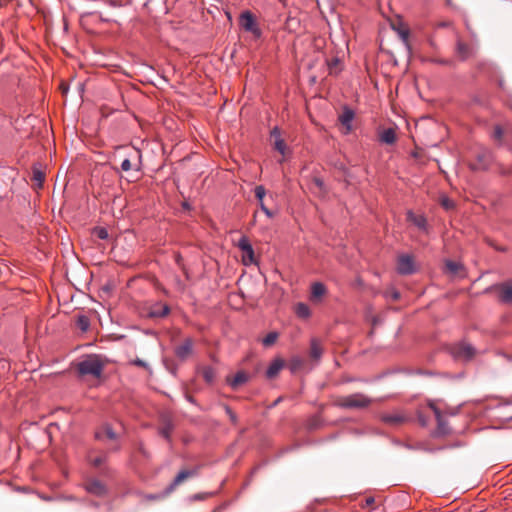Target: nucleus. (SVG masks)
I'll use <instances>...</instances> for the list:
<instances>
[{
    "label": "nucleus",
    "mask_w": 512,
    "mask_h": 512,
    "mask_svg": "<svg viewBox=\"0 0 512 512\" xmlns=\"http://www.w3.org/2000/svg\"><path fill=\"white\" fill-rule=\"evenodd\" d=\"M161 435H162V438H163V437H165V438H167V437H168V435L166 434V432H165L163 429H162Z\"/></svg>",
    "instance_id": "49530a36"
},
{
    "label": "nucleus",
    "mask_w": 512,
    "mask_h": 512,
    "mask_svg": "<svg viewBox=\"0 0 512 512\" xmlns=\"http://www.w3.org/2000/svg\"><path fill=\"white\" fill-rule=\"evenodd\" d=\"M354 112L349 108H345L342 114L339 116L340 123L344 126V134L347 135L352 131V122L354 119Z\"/></svg>",
    "instance_id": "9b49d317"
},
{
    "label": "nucleus",
    "mask_w": 512,
    "mask_h": 512,
    "mask_svg": "<svg viewBox=\"0 0 512 512\" xmlns=\"http://www.w3.org/2000/svg\"><path fill=\"white\" fill-rule=\"evenodd\" d=\"M86 490L96 496H102L105 494V486L98 480H90L86 484Z\"/></svg>",
    "instance_id": "ddd939ff"
},
{
    "label": "nucleus",
    "mask_w": 512,
    "mask_h": 512,
    "mask_svg": "<svg viewBox=\"0 0 512 512\" xmlns=\"http://www.w3.org/2000/svg\"><path fill=\"white\" fill-rule=\"evenodd\" d=\"M227 381L229 385L235 389L248 381V375L244 371H239L232 379H227Z\"/></svg>",
    "instance_id": "aec40b11"
},
{
    "label": "nucleus",
    "mask_w": 512,
    "mask_h": 512,
    "mask_svg": "<svg viewBox=\"0 0 512 512\" xmlns=\"http://www.w3.org/2000/svg\"><path fill=\"white\" fill-rule=\"evenodd\" d=\"M260 208L268 218H272L274 216L273 212L268 209L264 203H261Z\"/></svg>",
    "instance_id": "4c0bfd02"
},
{
    "label": "nucleus",
    "mask_w": 512,
    "mask_h": 512,
    "mask_svg": "<svg viewBox=\"0 0 512 512\" xmlns=\"http://www.w3.org/2000/svg\"><path fill=\"white\" fill-rule=\"evenodd\" d=\"M494 134H495V137H496V138L500 139V138L502 137V129H501L500 127H498V126H497V127L495 128V132H494Z\"/></svg>",
    "instance_id": "a19ab883"
},
{
    "label": "nucleus",
    "mask_w": 512,
    "mask_h": 512,
    "mask_svg": "<svg viewBox=\"0 0 512 512\" xmlns=\"http://www.w3.org/2000/svg\"><path fill=\"white\" fill-rule=\"evenodd\" d=\"M104 363L97 355H90L77 364V370L81 375H90L95 378L101 376Z\"/></svg>",
    "instance_id": "f257e3e1"
},
{
    "label": "nucleus",
    "mask_w": 512,
    "mask_h": 512,
    "mask_svg": "<svg viewBox=\"0 0 512 512\" xmlns=\"http://www.w3.org/2000/svg\"><path fill=\"white\" fill-rule=\"evenodd\" d=\"M239 25L244 31L251 33L255 38H260L262 35L255 16L248 10L240 14Z\"/></svg>",
    "instance_id": "7ed1b4c3"
},
{
    "label": "nucleus",
    "mask_w": 512,
    "mask_h": 512,
    "mask_svg": "<svg viewBox=\"0 0 512 512\" xmlns=\"http://www.w3.org/2000/svg\"><path fill=\"white\" fill-rule=\"evenodd\" d=\"M201 374L207 383H212L215 379V371L210 366H204L201 368Z\"/></svg>",
    "instance_id": "a878e982"
},
{
    "label": "nucleus",
    "mask_w": 512,
    "mask_h": 512,
    "mask_svg": "<svg viewBox=\"0 0 512 512\" xmlns=\"http://www.w3.org/2000/svg\"><path fill=\"white\" fill-rule=\"evenodd\" d=\"M372 400L363 393H354L341 396L336 400V405L345 409H362L371 404Z\"/></svg>",
    "instance_id": "f03ea898"
},
{
    "label": "nucleus",
    "mask_w": 512,
    "mask_h": 512,
    "mask_svg": "<svg viewBox=\"0 0 512 512\" xmlns=\"http://www.w3.org/2000/svg\"><path fill=\"white\" fill-rule=\"evenodd\" d=\"M295 312L298 317L306 319L310 317L311 311L307 304L305 303H298L295 308Z\"/></svg>",
    "instance_id": "b1692460"
},
{
    "label": "nucleus",
    "mask_w": 512,
    "mask_h": 512,
    "mask_svg": "<svg viewBox=\"0 0 512 512\" xmlns=\"http://www.w3.org/2000/svg\"><path fill=\"white\" fill-rule=\"evenodd\" d=\"M338 63V60L335 59V61L333 62V65H336Z\"/></svg>",
    "instance_id": "09e8293b"
},
{
    "label": "nucleus",
    "mask_w": 512,
    "mask_h": 512,
    "mask_svg": "<svg viewBox=\"0 0 512 512\" xmlns=\"http://www.w3.org/2000/svg\"><path fill=\"white\" fill-rule=\"evenodd\" d=\"M61 89H62L63 94H66L68 91V88L64 84H61Z\"/></svg>",
    "instance_id": "a18cd8bd"
},
{
    "label": "nucleus",
    "mask_w": 512,
    "mask_h": 512,
    "mask_svg": "<svg viewBox=\"0 0 512 512\" xmlns=\"http://www.w3.org/2000/svg\"><path fill=\"white\" fill-rule=\"evenodd\" d=\"M132 168V164L130 159L126 158L121 163V169L125 172L129 171Z\"/></svg>",
    "instance_id": "c9c22d12"
},
{
    "label": "nucleus",
    "mask_w": 512,
    "mask_h": 512,
    "mask_svg": "<svg viewBox=\"0 0 512 512\" xmlns=\"http://www.w3.org/2000/svg\"><path fill=\"white\" fill-rule=\"evenodd\" d=\"M431 412V410L428 408V405L424 408H421L418 411L417 417L418 421L421 426L426 427L429 423V415L428 413Z\"/></svg>",
    "instance_id": "393cba45"
},
{
    "label": "nucleus",
    "mask_w": 512,
    "mask_h": 512,
    "mask_svg": "<svg viewBox=\"0 0 512 512\" xmlns=\"http://www.w3.org/2000/svg\"><path fill=\"white\" fill-rule=\"evenodd\" d=\"M225 411L227 413V415L229 416L231 422L233 424H236L237 422V416L236 414L231 410V408L229 406H225Z\"/></svg>",
    "instance_id": "72a5a7b5"
},
{
    "label": "nucleus",
    "mask_w": 512,
    "mask_h": 512,
    "mask_svg": "<svg viewBox=\"0 0 512 512\" xmlns=\"http://www.w3.org/2000/svg\"><path fill=\"white\" fill-rule=\"evenodd\" d=\"M327 292L325 285L321 282H315L311 286V300H320Z\"/></svg>",
    "instance_id": "a211bd4d"
},
{
    "label": "nucleus",
    "mask_w": 512,
    "mask_h": 512,
    "mask_svg": "<svg viewBox=\"0 0 512 512\" xmlns=\"http://www.w3.org/2000/svg\"><path fill=\"white\" fill-rule=\"evenodd\" d=\"M490 160V155L488 152H484L482 155L479 156L480 164L479 166H474L473 169L476 168H486L488 166Z\"/></svg>",
    "instance_id": "c85d7f7f"
},
{
    "label": "nucleus",
    "mask_w": 512,
    "mask_h": 512,
    "mask_svg": "<svg viewBox=\"0 0 512 512\" xmlns=\"http://www.w3.org/2000/svg\"><path fill=\"white\" fill-rule=\"evenodd\" d=\"M238 247L244 252L243 262L245 265L254 262V250L247 237H241Z\"/></svg>",
    "instance_id": "6e6552de"
},
{
    "label": "nucleus",
    "mask_w": 512,
    "mask_h": 512,
    "mask_svg": "<svg viewBox=\"0 0 512 512\" xmlns=\"http://www.w3.org/2000/svg\"><path fill=\"white\" fill-rule=\"evenodd\" d=\"M396 131L393 128L384 129L379 133V141L384 144L392 145L396 142Z\"/></svg>",
    "instance_id": "4468645a"
},
{
    "label": "nucleus",
    "mask_w": 512,
    "mask_h": 512,
    "mask_svg": "<svg viewBox=\"0 0 512 512\" xmlns=\"http://www.w3.org/2000/svg\"><path fill=\"white\" fill-rule=\"evenodd\" d=\"M446 266L447 268L451 271V272H457L458 268H459V265L456 263V262H453V261H448L446 263Z\"/></svg>",
    "instance_id": "e433bc0d"
},
{
    "label": "nucleus",
    "mask_w": 512,
    "mask_h": 512,
    "mask_svg": "<svg viewBox=\"0 0 512 512\" xmlns=\"http://www.w3.org/2000/svg\"><path fill=\"white\" fill-rule=\"evenodd\" d=\"M169 307L166 305H162V318L169 314Z\"/></svg>",
    "instance_id": "79ce46f5"
},
{
    "label": "nucleus",
    "mask_w": 512,
    "mask_h": 512,
    "mask_svg": "<svg viewBox=\"0 0 512 512\" xmlns=\"http://www.w3.org/2000/svg\"><path fill=\"white\" fill-rule=\"evenodd\" d=\"M380 420L386 425L397 427L406 422H408L409 418L399 410L382 413L380 415Z\"/></svg>",
    "instance_id": "39448f33"
},
{
    "label": "nucleus",
    "mask_w": 512,
    "mask_h": 512,
    "mask_svg": "<svg viewBox=\"0 0 512 512\" xmlns=\"http://www.w3.org/2000/svg\"><path fill=\"white\" fill-rule=\"evenodd\" d=\"M452 355L461 360H470L475 355V349L469 343H459L452 347Z\"/></svg>",
    "instance_id": "423d86ee"
},
{
    "label": "nucleus",
    "mask_w": 512,
    "mask_h": 512,
    "mask_svg": "<svg viewBox=\"0 0 512 512\" xmlns=\"http://www.w3.org/2000/svg\"><path fill=\"white\" fill-rule=\"evenodd\" d=\"M271 135L273 137H275V149L277 151H279L281 154H284L285 153V149H286V144H285L284 140L281 139V137H280L279 129L277 127H275L272 130Z\"/></svg>",
    "instance_id": "4be33fe9"
},
{
    "label": "nucleus",
    "mask_w": 512,
    "mask_h": 512,
    "mask_svg": "<svg viewBox=\"0 0 512 512\" xmlns=\"http://www.w3.org/2000/svg\"><path fill=\"white\" fill-rule=\"evenodd\" d=\"M134 363H135L136 365L141 366V367H144V368H147V367H148V365H147V363H146V362H144V361H142V360H139V359H138V360H136Z\"/></svg>",
    "instance_id": "c03bdc74"
},
{
    "label": "nucleus",
    "mask_w": 512,
    "mask_h": 512,
    "mask_svg": "<svg viewBox=\"0 0 512 512\" xmlns=\"http://www.w3.org/2000/svg\"><path fill=\"white\" fill-rule=\"evenodd\" d=\"M278 338V333L270 332L268 333L262 340L264 346H270L276 342Z\"/></svg>",
    "instance_id": "cd10ccee"
},
{
    "label": "nucleus",
    "mask_w": 512,
    "mask_h": 512,
    "mask_svg": "<svg viewBox=\"0 0 512 512\" xmlns=\"http://www.w3.org/2000/svg\"><path fill=\"white\" fill-rule=\"evenodd\" d=\"M95 437L99 440L103 439V437L114 440L116 439V433L109 425H105L100 431L96 432Z\"/></svg>",
    "instance_id": "5701e85b"
},
{
    "label": "nucleus",
    "mask_w": 512,
    "mask_h": 512,
    "mask_svg": "<svg viewBox=\"0 0 512 512\" xmlns=\"http://www.w3.org/2000/svg\"><path fill=\"white\" fill-rule=\"evenodd\" d=\"M498 291V297L503 303H512V281H506L504 283L495 286Z\"/></svg>",
    "instance_id": "1a4fd4ad"
},
{
    "label": "nucleus",
    "mask_w": 512,
    "mask_h": 512,
    "mask_svg": "<svg viewBox=\"0 0 512 512\" xmlns=\"http://www.w3.org/2000/svg\"><path fill=\"white\" fill-rule=\"evenodd\" d=\"M89 326H90V321H89L88 317H86L84 315H81V316L78 317V319H77V327L81 331L86 332L89 329Z\"/></svg>",
    "instance_id": "bb28decb"
},
{
    "label": "nucleus",
    "mask_w": 512,
    "mask_h": 512,
    "mask_svg": "<svg viewBox=\"0 0 512 512\" xmlns=\"http://www.w3.org/2000/svg\"><path fill=\"white\" fill-rule=\"evenodd\" d=\"M456 54L461 60H467L473 55V48L461 40H457Z\"/></svg>",
    "instance_id": "f8f14e48"
},
{
    "label": "nucleus",
    "mask_w": 512,
    "mask_h": 512,
    "mask_svg": "<svg viewBox=\"0 0 512 512\" xmlns=\"http://www.w3.org/2000/svg\"><path fill=\"white\" fill-rule=\"evenodd\" d=\"M284 367V361L282 359H275L271 362L266 370V376L270 379L274 378L281 369Z\"/></svg>",
    "instance_id": "f3484780"
},
{
    "label": "nucleus",
    "mask_w": 512,
    "mask_h": 512,
    "mask_svg": "<svg viewBox=\"0 0 512 512\" xmlns=\"http://www.w3.org/2000/svg\"><path fill=\"white\" fill-rule=\"evenodd\" d=\"M441 205L449 210V209H452L454 207V202L452 200H450L448 197H442L441 198Z\"/></svg>",
    "instance_id": "473e14b6"
},
{
    "label": "nucleus",
    "mask_w": 512,
    "mask_h": 512,
    "mask_svg": "<svg viewBox=\"0 0 512 512\" xmlns=\"http://www.w3.org/2000/svg\"><path fill=\"white\" fill-rule=\"evenodd\" d=\"M407 218L419 229L426 230L427 220L424 215H422V214L417 215V214H414L412 211H409L407 213Z\"/></svg>",
    "instance_id": "dca6fc26"
},
{
    "label": "nucleus",
    "mask_w": 512,
    "mask_h": 512,
    "mask_svg": "<svg viewBox=\"0 0 512 512\" xmlns=\"http://www.w3.org/2000/svg\"><path fill=\"white\" fill-rule=\"evenodd\" d=\"M45 179V174L41 165H34L32 168V181L36 183L37 188H42Z\"/></svg>",
    "instance_id": "6ab92c4d"
},
{
    "label": "nucleus",
    "mask_w": 512,
    "mask_h": 512,
    "mask_svg": "<svg viewBox=\"0 0 512 512\" xmlns=\"http://www.w3.org/2000/svg\"><path fill=\"white\" fill-rule=\"evenodd\" d=\"M338 63V60L335 59V61L333 62V65H336Z\"/></svg>",
    "instance_id": "de8ad7c7"
},
{
    "label": "nucleus",
    "mask_w": 512,
    "mask_h": 512,
    "mask_svg": "<svg viewBox=\"0 0 512 512\" xmlns=\"http://www.w3.org/2000/svg\"><path fill=\"white\" fill-rule=\"evenodd\" d=\"M397 271L402 275H409L415 272L413 257L410 255H401L397 261Z\"/></svg>",
    "instance_id": "0eeeda50"
},
{
    "label": "nucleus",
    "mask_w": 512,
    "mask_h": 512,
    "mask_svg": "<svg viewBox=\"0 0 512 512\" xmlns=\"http://www.w3.org/2000/svg\"><path fill=\"white\" fill-rule=\"evenodd\" d=\"M313 183L320 189L322 190L324 188V182L321 178L319 177H314L313 178Z\"/></svg>",
    "instance_id": "58836bf2"
},
{
    "label": "nucleus",
    "mask_w": 512,
    "mask_h": 512,
    "mask_svg": "<svg viewBox=\"0 0 512 512\" xmlns=\"http://www.w3.org/2000/svg\"><path fill=\"white\" fill-rule=\"evenodd\" d=\"M105 461V455L90 457V462L95 467H100Z\"/></svg>",
    "instance_id": "7c9ffc66"
},
{
    "label": "nucleus",
    "mask_w": 512,
    "mask_h": 512,
    "mask_svg": "<svg viewBox=\"0 0 512 512\" xmlns=\"http://www.w3.org/2000/svg\"><path fill=\"white\" fill-rule=\"evenodd\" d=\"M300 365H301V361H300V359H298V358H297V359H294V360H293V366H292V368H291V369H292V370H295V369H296L298 366H300Z\"/></svg>",
    "instance_id": "37998d69"
},
{
    "label": "nucleus",
    "mask_w": 512,
    "mask_h": 512,
    "mask_svg": "<svg viewBox=\"0 0 512 512\" xmlns=\"http://www.w3.org/2000/svg\"><path fill=\"white\" fill-rule=\"evenodd\" d=\"M398 34L404 42H407L409 37V31L406 28L398 29Z\"/></svg>",
    "instance_id": "f704fd0d"
},
{
    "label": "nucleus",
    "mask_w": 512,
    "mask_h": 512,
    "mask_svg": "<svg viewBox=\"0 0 512 512\" xmlns=\"http://www.w3.org/2000/svg\"><path fill=\"white\" fill-rule=\"evenodd\" d=\"M387 296H391L393 300H398L400 298V293L396 290H392L391 292L386 293Z\"/></svg>",
    "instance_id": "ea45409f"
},
{
    "label": "nucleus",
    "mask_w": 512,
    "mask_h": 512,
    "mask_svg": "<svg viewBox=\"0 0 512 512\" xmlns=\"http://www.w3.org/2000/svg\"><path fill=\"white\" fill-rule=\"evenodd\" d=\"M428 408L431 410V412L434 414L435 419L437 421V428L434 432L435 436H445L448 435L451 430L448 426V423L446 421V418L444 415H442L441 411L435 406L434 403L429 402Z\"/></svg>",
    "instance_id": "20e7f679"
},
{
    "label": "nucleus",
    "mask_w": 512,
    "mask_h": 512,
    "mask_svg": "<svg viewBox=\"0 0 512 512\" xmlns=\"http://www.w3.org/2000/svg\"><path fill=\"white\" fill-rule=\"evenodd\" d=\"M197 474V469L193 470H182L180 471L176 477L174 478L171 485L166 489L165 493L169 494L173 491V489L178 486L180 483H182L184 480H186L189 477L195 476Z\"/></svg>",
    "instance_id": "9d476101"
},
{
    "label": "nucleus",
    "mask_w": 512,
    "mask_h": 512,
    "mask_svg": "<svg viewBox=\"0 0 512 512\" xmlns=\"http://www.w3.org/2000/svg\"><path fill=\"white\" fill-rule=\"evenodd\" d=\"M254 191H255V196H256V198L259 201V205H261V203H264L263 199H264V197L266 195V190H265L264 186L258 185V186L255 187Z\"/></svg>",
    "instance_id": "c756f323"
},
{
    "label": "nucleus",
    "mask_w": 512,
    "mask_h": 512,
    "mask_svg": "<svg viewBox=\"0 0 512 512\" xmlns=\"http://www.w3.org/2000/svg\"><path fill=\"white\" fill-rule=\"evenodd\" d=\"M193 343L191 339H185L182 345L178 346L175 350L176 355L180 359H186L192 353Z\"/></svg>",
    "instance_id": "2eb2a0df"
},
{
    "label": "nucleus",
    "mask_w": 512,
    "mask_h": 512,
    "mask_svg": "<svg viewBox=\"0 0 512 512\" xmlns=\"http://www.w3.org/2000/svg\"><path fill=\"white\" fill-rule=\"evenodd\" d=\"M95 235L100 239H107L108 238V231L105 228H95L94 230Z\"/></svg>",
    "instance_id": "2f4dec72"
},
{
    "label": "nucleus",
    "mask_w": 512,
    "mask_h": 512,
    "mask_svg": "<svg viewBox=\"0 0 512 512\" xmlns=\"http://www.w3.org/2000/svg\"><path fill=\"white\" fill-rule=\"evenodd\" d=\"M323 349L321 347L320 342L313 338L310 342V355L315 360H319L322 356Z\"/></svg>",
    "instance_id": "412c9836"
}]
</instances>
